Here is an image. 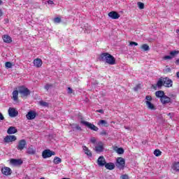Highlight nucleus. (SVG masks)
<instances>
[{
  "label": "nucleus",
  "instance_id": "42",
  "mask_svg": "<svg viewBox=\"0 0 179 179\" xmlns=\"http://www.w3.org/2000/svg\"><path fill=\"white\" fill-rule=\"evenodd\" d=\"M151 100H152V96H151L148 95V96H145V101L151 102Z\"/></svg>",
  "mask_w": 179,
  "mask_h": 179
},
{
  "label": "nucleus",
  "instance_id": "18",
  "mask_svg": "<svg viewBox=\"0 0 179 179\" xmlns=\"http://www.w3.org/2000/svg\"><path fill=\"white\" fill-rule=\"evenodd\" d=\"M171 170L174 173H179V162H174L171 166Z\"/></svg>",
  "mask_w": 179,
  "mask_h": 179
},
{
  "label": "nucleus",
  "instance_id": "7",
  "mask_svg": "<svg viewBox=\"0 0 179 179\" xmlns=\"http://www.w3.org/2000/svg\"><path fill=\"white\" fill-rule=\"evenodd\" d=\"M27 145V143L26 142V140L24 139L20 140L18 142V145H17V150H23V149L26 148Z\"/></svg>",
  "mask_w": 179,
  "mask_h": 179
},
{
  "label": "nucleus",
  "instance_id": "8",
  "mask_svg": "<svg viewBox=\"0 0 179 179\" xmlns=\"http://www.w3.org/2000/svg\"><path fill=\"white\" fill-rule=\"evenodd\" d=\"M19 115V112L16 110L14 108H9L8 109V115L11 117V118H15V117H17Z\"/></svg>",
  "mask_w": 179,
  "mask_h": 179
},
{
  "label": "nucleus",
  "instance_id": "40",
  "mask_svg": "<svg viewBox=\"0 0 179 179\" xmlns=\"http://www.w3.org/2000/svg\"><path fill=\"white\" fill-rule=\"evenodd\" d=\"M90 30H92V27L90 26L87 28H86V27H85V33H90Z\"/></svg>",
  "mask_w": 179,
  "mask_h": 179
},
{
  "label": "nucleus",
  "instance_id": "41",
  "mask_svg": "<svg viewBox=\"0 0 179 179\" xmlns=\"http://www.w3.org/2000/svg\"><path fill=\"white\" fill-rule=\"evenodd\" d=\"M51 87H52V85H50V84H47V85L45 86V90H50V89H51Z\"/></svg>",
  "mask_w": 179,
  "mask_h": 179
},
{
  "label": "nucleus",
  "instance_id": "31",
  "mask_svg": "<svg viewBox=\"0 0 179 179\" xmlns=\"http://www.w3.org/2000/svg\"><path fill=\"white\" fill-rule=\"evenodd\" d=\"M98 125H103L104 127H107V121L104 120H101L98 122Z\"/></svg>",
  "mask_w": 179,
  "mask_h": 179
},
{
  "label": "nucleus",
  "instance_id": "51",
  "mask_svg": "<svg viewBox=\"0 0 179 179\" xmlns=\"http://www.w3.org/2000/svg\"><path fill=\"white\" fill-rule=\"evenodd\" d=\"M2 15H3V13H2V10L0 9V17H2Z\"/></svg>",
  "mask_w": 179,
  "mask_h": 179
},
{
  "label": "nucleus",
  "instance_id": "10",
  "mask_svg": "<svg viewBox=\"0 0 179 179\" xmlns=\"http://www.w3.org/2000/svg\"><path fill=\"white\" fill-rule=\"evenodd\" d=\"M103 150H104V144L103 143V142L99 141L98 142L97 145L95 146V151L97 153H101Z\"/></svg>",
  "mask_w": 179,
  "mask_h": 179
},
{
  "label": "nucleus",
  "instance_id": "25",
  "mask_svg": "<svg viewBox=\"0 0 179 179\" xmlns=\"http://www.w3.org/2000/svg\"><path fill=\"white\" fill-rule=\"evenodd\" d=\"M18 99H19V91L14 90L13 92V100L14 101H17Z\"/></svg>",
  "mask_w": 179,
  "mask_h": 179
},
{
  "label": "nucleus",
  "instance_id": "47",
  "mask_svg": "<svg viewBox=\"0 0 179 179\" xmlns=\"http://www.w3.org/2000/svg\"><path fill=\"white\" fill-rule=\"evenodd\" d=\"M90 142H92V143H96V138H92L91 139H90Z\"/></svg>",
  "mask_w": 179,
  "mask_h": 179
},
{
  "label": "nucleus",
  "instance_id": "12",
  "mask_svg": "<svg viewBox=\"0 0 179 179\" xmlns=\"http://www.w3.org/2000/svg\"><path fill=\"white\" fill-rule=\"evenodd\" d=\"M163 82L165 87H171L173 86V81L169 78H164Z\"/></svg>",
  "mask_w": 179,
  "mask_h": 179
},
{
  "label": "nucleus",
  "instance_id": "39",
  "mask_svg": "<svg viewBox=\"0 0 179 179\" xmlns=\"http://www.w3.org/2000/svg\"><path fill=\"white\" fill-rule=\"evenodd\" d=\"M54 22H55V23H61V18L60 17H55V19H54Z\"/></svg>",
  "mask_w": 179,
  "mask_h": 179
},
{
  "label": "nucleus",
  "instance_id": "20",
  "mask_svg": "<svg viewBox=\"0 0 179 179\" xmlns=\"http://www.w3.org/2000/svg\"><path fill=\"white\" fill-rule=\"evenodd\" d=\"M83 150L88 157H92V156H93L92 151H90V150H89V148L85 145L83 146Z\"/></svg>",
  "mask_w": 179,
  "mask_h": 179
},
{
  "label": "nucleus",
  "instance_id": "55",
  "mask_svg": "<svg viewBox=\"0 0 179 179\" xmlns=\"http://www.w3.org/2000/svg\"><path fill=\"white\" fill-rule=\"evenodd\" d=\"M9 22V20H8V19L5 20V23H8Z\"/></svg>",
  "mask_w": 179,
  "mask_h": 179
},
{
  "label": "nucleus",
  "instance_id": "26",
  "mask_svg": "<svg viewBox=\"0 0 179 179\" xmlns=\"http://www.w3.org/2000/svg\"><path fill=\"white\" fill-rule=\"evenodd\" d=\"M179 54V50H172L170 52L169 55L173 58H175V57H177Z\"/></svg>",
  "mask_w": 179,
  "mask_h": 179
},
{
  "label": "nucleus",
  "instance_id": "4",
  "mask_svg": "<svg viewBox=\"0 0 179 179\" xmlns=\"http://www.w3.org/2000/svg\"><path fill=\"white\" fill-rule=\"evenodd\" d=\"M81 124H83L85 127H87V128H89L90 129H92V131H99V128L97 127H96L94 124L89 122L81 121Z\"/></svg>",
  "mask_w": 179,
  "mask_h": 179
},
{
  "label": "nucleus",
  "instance_id": "32",
  "mask_svg": "<svg viewBox=\"0 0 179 179\" xmlns=\"http://www.w3.org/2000/svg\"><path fill=\"white\" fill-rule=\"evenodd\" d=\"M154 155L157 157H159V156H162V151H160V150H155L154 151Z\"/></svg>",
  "mask_w": 179,
  "mask_h": 179
},
{
  "label": "nucleus",
  "instance_id": "13",
  "mask_svg": "<svg viewBox=\"0 0 179 179\" xmlns=\"http://www.w3.org/2000/svg\"><path fill=\"white\" fill-rule=\"evenodd\" d=\"M1 173L4 176H10L12 174V169L9 167L4 166L1 168Z\"/></svg>",
  "mask_w": 179,
  "mask_h": 179
},
{
  "label": "nucleus",
  "instance_id": "22",
  "mask_svg": "<svg viewBox=\"0 0 179 179\" xmlns=\"http://www.w3.org/2000/svg\"><path fill=\"white\" fill-rule=\"evenodd\" d=\"M105 168L107 170H114V169H115V164H114V163L112 162H109L105 164Z\"/></svg>",
  "mask_w": 179,
  "mask_h": 179
},
{
  "label": "nucleus",
  "instance_id": "15",
  "mask_svg": "<svg viewBox=\"0 0 179 179\" xmlns=\"http://www.w3.org/2000/svg\"><path fill=\"white\" fill-rule=\"evenodd\" d=\"M10 163L13 166H20L23 164V161L22 159H11Z\"/></svg>",
  "mask_w": 179,
  "mask_h": 179
},
{
  "label": "nucleus",
  "instance_id": "6",
  "mask_svg": "<svg viewBox=\"0 0 179 179\" xmlns=\"http://www.w3.org/2000/svg\"><path fill=\"white\" fill-rule=\"evenodd\" d=\"M37 117V113L35 110H29L26 115V118L31 120H34Z\"/></svg>",
  "mask_w": 179,
  "mask_h": 179
},
{
  "label": "nucleus",
  "instance_id": "48",
  "mask_svg": "<svg viewBox=\"0 0 179 179\" xmlns=\"http://www.w3.org/2000/svg\"><path fill=\"white\" fill-rule=\"evenodd\" d=\"M138 90H139V85H137L134 88V92H138Z\"/></svg>",
  "mask_w": 179,
  "mask_h": 179
},
{
  "label": "nucleus",
  "instance_id": "45",
  "mask_svg": "<svg viewBox=\"0 0 179 179\" xmlns=\"http://www.w3.org/2000/svg\"><path fill=\"white\" fill-rule=\"evenodd\" d=\"M3 120H5L3 115H2L1 113H0V121H3Z\"/></svg>",
  "mask_w": 179,
  "mask_h": 179
},
{
  "label": "nucleus",
  "instance_id": "35",
  "mask_svg": "<svg viewBox=\"0 0 179 179\" xmlns=\"http://www.w3.org/2000/svg\"><path fill=\"white\" fill-rule=\"evenodd\" d=\"M117 153L118 155H123V153H124V149L122 148H117Z\"/></svg>",
  "mask_w": 179,
  "mask_h": 179
},
{
  "label": "nucleus",
  "instance_id": "14",
  "mask_svg": "<svg viewBox=\"0 0 179 179\" xmlns=\"http://www.w3.org/2000/svg\"><path fill=\"white\" fill-rule=\"evenodd\" d=\"M160 101L162 104H169V103H171V98L165 95L161 98Z\"/></svg>",
  "mask_w": 179,
  "mask_h": 179
},
{
  "label": "nucleus",
  "instance_id": "49",
  "mask_svg": "<svg viewBox=\"0 0 179 179\" xmlns=\"http://www.w3.org/2000/svg\"><path fill=\"white\" fill-rule=\"evenodd\" d=\"M96 113H100L101 114H104V110L100 109V110H96Z\"/></svg>",
  "mask_w": 179,
  "mask_h": 179
},
{
  "label": "nucleus",
  "instance_id": "17",
  "mask_svg": "<svg viewBox=\"0 0 179 179\" xmlns=\"http://www.w3.org/2000/svg\"><path fill=\"white\" fill-rule=\"evenodd\" d=\"M109 17H111V19L117 20L120 19V14L115 11H112L108 13Z\"/></svg>",
  "mask_w": 179,
  "mask_h": 179
},
{
  "label": "nucleus",
  "instance_id": "54",
  "mask_svg": "<svg viewBox=\"0 0 179 179\" xmlns=\"http://www.w3.org/2000/svg\"><path fill=\"white\" fill-rule=\"evenodd\" d=\"M176 76L179 78V71L176 73Z\"/></svg>",
  "mask_w": 179,
  "mask_h": 179
},
{
  "label": "nucleus",
  "instance_id": "52",
  "mask_svg": "<svg viewBox=\"0 0 179 179\" xmlns=\"http://www.w3.org/2000/svg\"><path fill=\"white\" fill-rule=\"evenodd\" d=\"M101 135H107V133H106V131H103L102 133H101Z\"/></svg>",
  "mask_w": 179,
  "mask_h": 179
},
{
  "label": "nucleus",
  "instance_id": "43",
  "mask_svg": "<svg viewBox=\"0 0 179 179\" xmlns=\"http://www.w3.org/2000/svg\"><path fill=\"white\" fill-rule=\"evenodd\" d=\"M121 179H129V177L128 176V175L127 174H124V175H122L121 177H120Z\"/></svg>",
  "mask_w": 179,
  "mask_h": 179
},
{
  "label": "nucleus",
  "instance_id": "11",
  "mask_svg": "<svg viewBox=\"0 0 179 179\" xmlns=\"http://www.w3.org/2000/svg\"><path fill=\"white\" fill-rule=\"evenodd\" d=\"M106 163L107 162H106V158H104L103 156H100L97 159V164L99 166V167L106 166Z\"/></svg>",
  "mask_w": 179,
  "mask_h": 179
},
{
  "label": "nucleus",
  "instance_id": "56",
  "mask_svg": "<svg viewBox=\"0 0 179 179\" xmlns=\"http://www.w3.org/2000/svg\"><path fill=\"white\" fill-rule=\"evenodd\" d=\"M125 129H128L129 131V127H124Z\"/></svg>",
  "mask_w": 179,
  "mask_h": 179
},
{
  "label": "nucleus",
  "instance_id": "30",
  "mask_svg": "<svg viewBox=\"0 0 179 179\" xmlns=\"http://www.w3.org/2000/svg\"><path fill=\"white\" fill-rule=\"evenodd\" d=\"M27 153H28V155H35L36 150L31 148H29L27 150Z\"/></svg>",
  "mask_w": 179,
  "mask_h": 179
},
{
  "label": "nucleus",
  "instance_id": "58",
  "mask_svg": "<svg viewBox=\"0 0 179 179\" xmlns=\"http://www.w3.org/2000/svg\"><path fill=\"white\" fill-rule=\"evenodd\" d=\"M173 113H169L168 115H172Z\"/></svg>",
  "mask_w": 179,
  "mask_h": 179
},
{
  "label": "nucleus",
  "instance_id": "28",
  "mask_svg": "<svg viewBox=\"0 0 179 179\" xmlns=\"http://www.w3.org/2000/svg\"><path fill=\"white\" fill-rule=\"evenodd\" d=\"M157 86L158 87V89H160L162 87V86H164V83L163 82V78H160L157 83Z\"/></svg>",
  "mask_w": 179,
  "mask_h": 179
},
{
  "label": "nucleus",
  "instance_id": "36",
  "mask_svg": "<svg viewBox=\"0 0 179 179\" xmlns=\"http://www.w3.org/2000/svg\"><path fill=\"white\" fill-rule=\"evenodd\" d=\"M5 66L6 68H12L13 65L12 63H10V62H6L5 64Z\"/></svg>",
  "mask_w": 179,
  "mask_h": 179
},
{
  "label": "nucleus",
  "instance_id": "3",
  "mask_svg": "<svg viewBox=\"0 0 179 179\" xmlns=\"http://www.w3.org/2000/svg\"><path fill=\"white\" fill-rule=\"evenodd\" d=\"M51 156H55V152L51 151L50 150H45L42 152V157L43 159H48Z\"/></svg>",
  "mask_w": 179,
  "mask_h": 179
},
{
  "label": "nucleus",
  "instance_id": "38",
  "mask_svg": "<svg viewBox=\"0 0 179 179\" xmlns=\"http://www.w3.org/2000/svg\"><path fill=\"white\" fill-rule=\"evenodd\" d=\"M73 128H75V129H77V131H80L82 129V128L79 127V124L73 125Z\"/></svg>",
  "mask_w": 179,
  "mask_h": 179
},
{
  "label": "nucleus",
  "instance_id": "46",
  "mask_svg": "<svg viewBox=\"0 0 179 179\" xmlns=\"http://www.w3.org/2000/svg\"><path fill=\"white\" fill-rule=\"evenodd\" d=\"M129 45H138V43L131 41L130 42Z\"/></svg>",
  "mask_w": 179,
  "mask_h": 179
},
{
  "label": "nucleus",
  "instance_id": "1",
  "mask_svg": "<svg viewBox=\"0 0 179 179\" xmlns=\"http://www.w3.org/2000/svg\"><path fill=\"white\" fill-rule=\"evenodd\" d=\"M100 59L103 61V62H106L109 65H115V59L114 57L109 53H102L100 56Z\"/></svg>",
  "mask_w": 179,
  "mask_h": 179
},
{
  "label": "nucleus",
  "instance_id": "16",
  "mask_svg": "<svg viewBox=\"0 0 179 179\" xmlns=\"http://www.w3.org/2000/svg\"><path fill=\"white\" fill-rule=\"evenodd\" d=\"M145 103L147 106V108L151 111H155L157 109L156 106H155V104L150 101H145Z\"/></svg>",
  "mask_w": 179,
  "mask_h": 179
},
{
  "label": "nucleus",
  "instance_id": "29",
  "mask_svg": "<svg viewBox=\"0 0 179 179\" xmlns=\"http://www.w3.org/2000/svg\"><path fill=\"white\" fill-rule=\"evenodd\" d=\"M141 50H143V51H149V50H150V48H149V45H148V44H143L141 45Z\"/></svg>",
  "mask_w": 179,
  "mask_h": 179
},
{
  "label": "nucleus",
  "instance_id": "44",
  "mask_svg": "<svg viewBox=\"0 0 179 179\" xmlns=\"http://www.w3.org/2000/svg\"><path fill=\"white\" fill-rule=\"evenodd\" d=\"M72 88L71 87H68V90H67V92L69 94H72Z\"/></svg>",
  "mask_w": 179,
  "mask_h": 179
},
{
  "label": "nucleus",
  "instance_id": "9",
  "mask_svg": "<svg viewBox=\"0 0 179 179\" xmlns=\"http://www.w3.org/2000/svg\"><path fill=\"white\" fill-rule=\"evenodd\" d=\"M17 138H16V136L13 135H9L6 136L4 138L3 141L6 143H10V142H15Z\"/></svg>",
  "mask_w": 179,
  "mask_h": 179
},
{
  "label": "nucleus",
  "instance_id": "37",
  "mask_svg": "<svg viewBox=\"0 0 179 179\" xmlns=\"http://www.w3.org/2000/svg\"><path fill=\"white\" fill-rule=\"evenodd\" d=\"M40 105L43 106V107H48V103L44 102L43 101H40Z\"/></svg>",
  "mask_w": 179,
  "mask_h": 179
},
{
  "label": "nucleus",
  "instance_id": "21",
  "mask_svg": "<svg viewBox=\"0 0 179 179\" xmlns=\"http://www.w3.org/2000/svg\"><path fill=\"white\" fill-rule=\"evenodd\" d=\"M16 132H17V129L14 127H10L7 130L8 135H13V134H16Z\"/></svg>",
  "mask_w": 179,
  "mask_h": 179
},
{
  "label": "nucleus",
  "instance_id": "19",
  "mask_svg": "<svg viewBox=\"0 0 179 179\" xmlns=\"http://www.w3.org/2000/svg\"><path fill=\"white\" fill-rule=\"evenodd\" d=\"M34 65L36 68H41V66L43 65V61H41V59H35L34 60Z\"/></svg>",
  "mask_w": 179,
  "mask_h": 179
},
{
  "label": "nucleus",
  "instance_id": "50",
  "mask_svg": "<svg viewBox=\"0 0 179 179\" xmlns=\"http://www.w3.org/2000/svg\"><path fill=\"white\" fill-rule=\"evenodd\" d=\"M48 5H54V1H51V0H49V1H48Z\"/></svg>",
  "mask_w": 179,
  "mask_h": 179
},
{
  "label": "nucleus",
  "instance_id": "24",
  "mask_svg": "<svg viewBox=\"0 0 179 179\" xmlns=\"http://www.w3.org/2000/svg\"><path fill=\"white\" fill-rule=\"evenodd\" d=\"M4 43L9 44L12 41V38L9 35H3L2 37Z\"/></svg>",
  "mask_w": 179,
  "mask_h": 179
},
{
  "label": "nucleus",
  "instance_id": "33",
  "mask_svg": "<svg viewBox=\"0 0 179 179\" xmlns=\"http://www.w3.org/2000/svg\"><path fill=\"white\" fill-rule=\"evenodd\" d=\"M163 59L164 61H170V60L173 59V58L171 57V55H169L164 56Z\"/></svg>",
  "mask_w": 179,
  "mask_h": 179
},
{
  "label": "nucleus",
  "instance_id": "2",
  "mask_svg": "<svg viewBox=\"0 0 179 179\" xmlns=\"http://www.w3.org/2000/svg\"><path fill=\"white\" fill-rule=\"evenodd\" d=\"M116 166L120 170H124L125 168V159L122 157H117L116 159Z\"/></svg>",
  "mask_w": 179,
  "mask_h": 179
},
{
  "label": "nucleus",
  "instance_id": "27",
  "mask_svg": "<svg viewBox=\"0 0 179 179\" xmlns=\"http://www.w3.org/2000/svg\"><path fill=\"white\" fill-rule=\"evenodd\" d=\"M53 163L54 164H60V163H62V159L58 157H55Z\"/></svg>",
  "mask_w": 179,
  "mask_h": 179
},
{
  "label": "nucleus",
  "instance_id": "5",
  "mask_svg": "<svg viewBox=\"0 0 179 179\" xmlns=\"http://www.w3.org/2000/svg\"><path fill=\"white\" fill-rule=\"evenodd\" d=\"M18 92L19 94H22V96H29V94H30V90H29V89L24 86L20 87Z\"/></svg>",
  "mask_w": 179,
  "mask_h": 179
},
{
  "label": "nucleus",
  "instance_id": "57",
  "mask_svg": "<svg viewBox=\"0 0 179 179\" xmlns=\"http://www.w3.org/2000/svg\"><path fill=\"white\" fill-rule=\"evenodd\" d=\"M2 3H3L2 0H0V5H2Z\"/></svg>",
  "mask_w": 179,
  "mask_h": 179
},
{
  "label": "nucleus",
  "instance_id": "23",
  "mask_svg": "<svg viewBox=\"0 0 179 179\" xmlns=\"http://www.w3.org/2000/svg\"><path fill=\"white\" fill-rule=\"evenodd\" d=\"M155 96L156 97L161 100V99H163V97L165 96L166 95L164 94V92L159 90L155 92Z\"/></svg>",
  "mask_w": 179,
  "mask_h": 179
},
{
  "label": "nucleus",
  "instance_id": "34",
  "mask_svg": "<svg viewBox=\"0 0 179 179\" xmlns=\"http://www.w3.org/2000/svg\"><path fill=\"white\" fill-rule=\"evenodd\" d=\"M137 5H138L139 9H143L145 8V4L142 2H138Z\"/></svg>",
  "mask_w": 179,
  "mask_h": 179
},
{
  "label": "nucleus",
  "instance_id": "53",
  "mask_svg": "<svg viewBox=\"0 0 179 179\" xmlns=\"http://www.w3.org/2000/svg\"><path fill=\"white\" fill-rule=\"evenodd\" d=\"M171 71V69H170V68H167V69H166V71H167V72H170Z\"/></svg>",
  "mask_w": 179,
  "mask_h": 179
}]
</instances>
